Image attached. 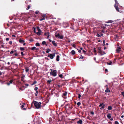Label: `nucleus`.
Instances as JSON below:
<instances>
[{"label":"nucleus","mask_w":124,"mask_h":124,"mask_svg":"<svg viewBox=\"0 0 124 124\" xmlns=\"http://www.w3.org/2000/svg\"><path fill=\"white\" fill-rule=\"evenodd\" d=\"M33 103L36 108L38 109L40 107L41 103L40 102H38L35 101H33Z\"/></svg>","instance_id":"nucleus-1"},{"label":"nucleus","mask_w":124,"mask_h":124,"mask_svg":"<svg viewBox=\"0 0 124 124\" xmlns=\"http://www.w3.org/2000/svg\"><path fill=\"white\" fill-rule=\"evenodd\" d=\"M57 71L56 70H54L53 71H51L50 72V74L54 77H55L56 75Z\"/></svg>","instance_id":"nucleus-2"},{"label":"nucleus","mask_w":124,"mask_h":124,"mask_svg":"<svg viewBox=\"0 0 124 124\" xmlns=\"http://www.w3.org/2000/svg\"><path fill=\"white\" fill-rule=\"evenodd\" d=\"M55 53H54L53 54H51L48 55L47 56L49 57L51 59H52L54 58V57L55 56Z\"/></svg>","instance_id":"nucleus-3"},{"label":"nucleus","mask_w":124,"mask_h":124,"mask_svg":"<svg viewBox=\"0 0 124 124\" xmlns=\"http://www.w3.org/2000/svg\"><path fill=\"white\" fill-rule=\"evenodd\" d=\"M105 105L103 103H100V104L99 105V107H101V108H100L101 109H104L105 108Z\"/></svg>","instance_id":"nucleus-4"},{"label":"nucleus","mask_w":124,"mask_h":124,"mask_svg":"<svg viewBox=\"0 0 124 124\" xmlns=\"http://www.w3.org/2000/svg\"><path fill=\"white\" fill-rule=\"evenodd\" d=\"M18 87L20 90L22 91L25 88H26L27 87H24V86H18Z\"/></svg>","instance_id":"nucleus-5"},{"label":"nucleus","mask_w":124,"mask_h":124,"mask_svg":"<svg viewBox=\"0 0 124 124\" xmlns=\"http://www.w3.org/2000/svg\"><path fill=\"white\" fill-rule=\"evenodd\" d=\"M121 48L120 47H117L116 49V52L119 53L120 51H121Z\"/></svg>","instance_id":"nucleus-6"},{"label":"nucleus","mask_w":124,"mask_h":124,"mask_svg":"<svg viewBox=\"0 0 124 124\" xmlns=\"http://www.w3.org/2000/svg\"><path fill=\"white\" fill-rule=\"evenodd\" d=\"M98 52L99 53H100L101 55L105 54V53L104 52L102 51L101 50L98 51Z\"/></svg>","instance_id":"nucleus-7"},{"label":"nucleus","mask_w":124,"mask_h":124,"mask_svg":"<svg viewBox=\"0 0 124 124\" xmlns=\"http://www.w3.org/2000/svg\"><path fill=\"white\" fill-rule=\"evenodd\" d=\"M19 41L20 43L21 44H23L25 42L24 40L22 39H19Z\"/></svg>","instance_id":"nucleus-8"},{"label":"nucleus","mask_w":124,"mask_h":124,"mask_svg":"<svg viewBox=\"0 0 124 124\" xmlns=\"http://www.w3.org/2000/svg\"><path fill=\"white\" fill-rule=\"evenodd\" d=\"M118 6H116V5H114V7L115 8L116 10L118 12H120V11H119V8L118 7Z\"/></svg>","instance_id":"nucleus-9"},{"label":"nucleus","mask_w":124,"mask_h":124,"mask_svg":"<svg viewBox=\"0 0 124 124\" xmlns=\"http://www.w3.org/2000/svg\"><path fill=\"white\" fill-rule=\"evenodd\" d=\"M52 44L55 46H57L56 43H55V41H52Z\"/></svg>","instance_id":"nucleus-10"},{"label":"nucleus","mask_w":124,"mask_h":124,"mask_svg":"<svg viewBox=\"0 0 124 124\" xmlns=\"http://www.w3.org/2000/svg\"><path fill=\"white\" fill-rule=\"evenodd\" d=\"M83 121L82 120L80 119L77 122V123L78 124H82Z\"/></svg>","instance_id":"nucleus-11"},{"label":"nucleus","mask_w":124,"mask_h":124,"mask_svg":"<svg viewBox=\"0 0 124 124\" xmlns=\"http://www.w3.org/2000/svg\"><path fill=\"white\" fill-rule=\"evenodd\" d=\"M13 80H10L9 82L8 83H7V84L8 85H9L10 84L12 83L13 82Z\"/></svg>","instance_id":"nucleus-12"},{"label":"nucleus","mask_w":124,"mask_h":124,"mask_svg":"<svg viewBox=\"0 0 124 124\" xmlns=\"http://www.w3.org/2000/svg\"><path fill=\"white\" fill-rule=\"evenodd\" d=\"M108 118L110 119L111 118V115L110 114H108L107 116Z\"/></svg>","instance_id":"nucleus-13"},{"label":"nucleus","mask_w":124,"mask_h":124,"mask_svg":"<svg viewBox=\"0 0 124 124\" xmlns=\"http://www.w3.org/2000/svg\"><path fill=\"white\" fill-rule=\"evenodd\" d=\"M105 92L106 93L110 92V91L109 90L108 87H107L106 88V89L105 90Z\"/></svg>","instance_id":"nucleus-14"},{"label":"nucleus","mask_w":124,"mask_h":124,"mask_svg":"<svg viewBox=\"0 0 124 124\" xmlns=\"http://www.w3.org/2000/svg\"><path fill=\"white\" fill-rule=\"evenodd\" d=\"M60 56L59 55H58L56 56V60L57 61H58L59 60Z\"/></svg>","instance_id":"nucleus-15"},{"label":"nucleus","mask_w":124,"mask_h":124,"mask_svg":"<svg viewBox=\"0 0 124 124\" xmlns=\"http://www.w3.org/2000/svg\"><path fill=\"white\" fill-rule=\"evenodd\" d=\"M44 34L46 36L49 35V33L48 32H45Z\"/></svg>","instance_id":"nucleus-16"},{"label":"nucleus","mask_w":124,"mask_h":124,"mask_svg":"<svg viewBox=\"0 0 124 124\" xmlns=\"http://www.w3.org/2000/svg\"><path fill=\"white\" fill-rule=\"evenodd\" d=\"M112 107L111 106H108V110H110L112 109Z\"/></svg>","instance_id":"nucleus-17"},{"label":"nucleus","mask_w":124,"mask_h":124,"mask_svg":"<svg viewBox=\"0 0 124 124\" xmlns=\"http://www.w3.org/2000/svg\"><path fill=\"white\" fill-rule=\"evenodd\" d=\"M115 5H116V6H119V4L118 3V2L116 0H115Z\"/></svg>","instance_id":"nucleus-18"},{"label":"nucleus","mask_w":124,"mask_h":124,"mask_svg":"<svg viewBox=\"0 0 124 124\" xmlns=\"http://www.w3.org/2000/svg\"><path fill=\"white\" fill-rule=\"evenodd\" d=\"M37 30L38 32H41V30L39 29V27H37Z\"/></svg>","instance_id":"nucleus-19"},{"label":"nucleus","mask_w":124,"mask_h":124,"mask_svg":"<svg viewBox=\"0 0 124 124\" xmlns=\"http://www.w3.org/2000/svg\"><path fill=\"white\" fill-rule=\"evenodd\" d=\"M71 53L72 55H74L75 54V51L74 50H72L71 51Z\"/></svg>","instance_id":"nucleus-20"},{"label":"nucleus","mask_w":124,"mask_h":124,"mask_svg":"<svg viewBox=\"0 0 124 124\" xmlns=\"http://www.w3.org/2000/svg\"><path fill=\"white\" fill-rule=\"evenodd\" d=\"M112 62L111 61H110L109 62H107V64L108 65H112Z\"/></svg>","instance_id":"nucleus-21"},{"label":"nucleus","mask_w":124,"mask_h":124,"mask_svg":"<svg viewBox=\"0 0 124 124\" xmlns=\"http://www.w3.org/2000/svg\"><path fill=\"white\" fill-rule=\"evenodd\" d=\"M37 83V81H34L31 84V85H34Z\"/></svg>","instance_id":"nucleus-22"},{"label":"nucleus","mask_w":124,"mask_h":124,"mask_svg":"<svg viewBox=\"0 0 124 124\" xmlns=\"http://www.w3.org/2000/svg\"><path fill=\"white\" fill-rule=\"evenodd\" d=\"M52 80H48L47 81V82L48 84H50L51 83V82H52Z\"/></svg>","instance_id":"nucleus-23"},{"label":"nucleus","mask_w":124,"mask_h":124,"mask_svg":"<svg viewBox=\"0 0 124 124\" xmlns=\"http://www.w3.org/2000/svg\"><path fill=\"white\" fill-rule=\"evenodd\" d=\"M24 104H25V103H23V105L22 106H21V108H23V110H25V109H26V108H24Z\"/></svg>","instance_id":"nucleus-24"},{"label":"nucleus","mask_w":124,"mask_h":124,"mask_svg":"<svg viewBox=\"0 0 124 124\" xmlns=\"http://www.w3.org/2000/svg\"><path fill=\"white\" fill-rule=\"evenodd\" d=\"M25 70L26 72H27L29 71V69L28 67H27L25 68Z\"/></svg>","instance_id":"nucleus-25"},{"label":"nucleus","mask_w":124,"mask_h":124,"mask_svg":"<svg viewBox=\"0 0 124 124\" xmlns=\"http://www.w3.org/2000/svg\"><path fill=\"white\" fill-rule=\"evenodd\" d=\"M41 32H36V34L38 36H39L41 35Z\"/></svg>","instance_id":"nucleus-26"},{"label":"nucleus","mask_w":124,"mask_h":124,"mask_svg":"<svg viewBox=\"0 0 124 124\" xmlns=\"http://www.w3.org/2000/svg\"><path fill=\"white\" fill-rule=\"evenodd\" d=\"M60 35V34L59 33H58L55 36L56 37H58L59 38Z\"/></svg>","instance_id":"nucleus-27"},{"label":"nucleus","mask_w":124,"mask_h":124,"mask_svg":"<svg viewBox=\"0 0 124 124\" xmlns=\"http://www.w3.org/2000/svg\"><path fill=\"white\" fill-rule=\"evenodd\" d=\"M113 22V21H112V20H110L108 21L106 23H112V22Z\"/></svg>","instance_id":"nucleus-28"},{"label":"nucleus","mask_w":124,"mask_h":124,"mask_svg":"<svg viewBox=\"0 0 124 124\" xmlns=\"http://www.w3.org/2000/svg\"><path fill=\"white\" fill-rule=\"evenodd\" d=\"M63 37V35H60L59 38L60 39H62Z\"/></svg>","instance_id":"nucleus-29"},{"label":"nucleus","mask_w":124,"mask_h":124,"mask_svg":"<svg viewBox=\"0 0 124 124\" xmlns=\"http://www.w3.org/2000/svg\"><path fill=\"white\" fill-rule=\"evenodd\" d=\"M20 49L22 51H23L24 50V48L23 47H20Z\"/></svg>","instance_id":"nucleus-30"},{"label":"nucleus","mask_w":124,"mask_h":124,"mask_svg":"<svg viewBox=\"0 0 124 124\" xmlns=\"http://www.w3.org/2000/svg\"><path fill=\"white\" fill-rule=\"evenodd\" d=\"M103 43L102 44V45L104 46H105V40H103Z\"/></svg>","instance_id":"nucleus-31"},{"label":"nucleus","mask_w":124,"mask_h":124,"mask_svg":"<svg viewBox=\"0 0 124 124\" xmlns=\"http://www.w3.org/2000/svg\"><path fill=\"white\" fill-rule=\"evenodd\" d=\"M67 92H65V93H63V95L64 96H65L67 94Z\"/></svg>","instance_id":"nucleus-32"},{"label":"nucleus","mask_w":124,"mask_h":124,"mask_svg":"<svg viewBox=\"0 0 124 124\" xmlns=\"http://www.w3.org/2000/svg\"><path fill=\"white\" fill-rule=\"evenodd\" d=\"M35 45L36 46H40V45L39 43H36Z\"/></svg>","instance_id":"nucleus-33"},{"label":"nucleus","mask_w":124,"mask_h":124,"mask_svg":"<svg viewBox=\"0 0 124 124\" xmlns=\"http://www.w3.org/2000/svg\"><path fill=\"white\" fill-rule=\"evenodd\" d=\"M51 51V50L49 49H48V50H46V52L47 53H49V52Z\"/></svg>","instance_id":"nucleus-34"},{"label":"nucleus","mask_w":124,"mask_h":124,"mask_svg":"<svg viewBox=\"0 0 124 124\" xmlns=\"http://www.w3.org/2000/svg\"><path fill=\"white\" fill-rule=\"evenodd\" d=\"M30 5H28V7L26 8V10H28L30 8Z\"/></svg>","instance_id":"nucleus-35"},{"label":"nucleus","mask_w":124,"mask_h":124,"mask_svg":"<svg viewBox=\"0 0 124 124\" xmlns=\"http://www.w3.org/2000/svg\"><path fill=\"white\" fill-rule=\"evenodd\" d=\"M1 47H2V48H4L5 47H4V46L3 45V44H1L0 46V48H1Z\"/></svg>","instance_id":"nucleus-36"},{"label":"nucleus","mask_w":124,"mask_h":124,"mask_svg":"<svg viewBox=\"0 0 124 124\" xmlns=\"http://www.w3.org/2000/svg\"><path fill=\"white\" fill-rule=\"evenodd\" d=\"M46 43V42L45 41H43L42 42V44L43 45H44Z\"/></svg>","instance_id":"nucleus-37"},{"label":"nucleus","mask_w":124,"mask_h":124,"mask_svg":"<svg viewBox=\"0 0 124 124\" xmlns=\"http://www.w3.org/2000/svg\"><path fill=\"white\" fill-rule=\"evenodd\" d=\"M35 48H36L35 47H32L31 48V49L32 50H35Z\"/></svg>","instance_id":"nucleus-38"},{"label":"nucleus","mask_w":124,"mask_h":124,"mask_svg":"<svg viewBox=\"0 0 124 124\" xmlns=\"http://www.w3.org/2000/svg\"><path fill=\"white\" fill-rule=\"evenodd\" d=\"M38 93V91H37L36 92V93H35V95L36 96H37V94Z\"/></svg>","instance_id":"nucleus-39"},{"label":"nucleus","mask_w":124,"mask_h":124,"mask_svg":"<svg viewBox=\"0 0 124 124\" xmlns=\"http://www.w3.org/2000/svg\"><path fill=\"white\" fill-rule=\"evenodd\" d=\"M45 19V18H41L40 19V20L41 21H42L43 20H44Z\"/></svg>","instance_id":"nucleus-40"},{"label":"nucleus","mask_w":124,"mask_h":124,"mask_svg":"<svg viewBox=\"0 0 124 124\" xmlns=\"http://www.w3.org/2000/svg\"><path fill=\"white\" fill-rule=\"evenodd\" d=\"M77 105L78 106H79L81 105V103L80 102H78L77 103Z\"/></svg>","instance_id":"nucleus-41"},{"label":"nucleus","mask_w":124,"mask_h":124,"mask_svg":"<svg viewBox=\"0 0 124 124\" xmlns=\"http://www.w3.org/2000/svg\"><path fill=\"white\" fill-rule=\"evenodd\" d=\"M42 17H43V18H45V17L46 16V14H45L43 15H42Z\"/></svg>","instance_id":"nucleus-42"},{"label":"nucleus","mask_w":124,"mask_h":124,"mask_svg":"<svg viewBox=\"0 0 124 124\" xmlns=\"http://www.w3.org/2000/svg\"><path fill=\"white\" fill-rule=\"evenodd\" d=\"M72 46H73V47H74V48L76 47V46L75 45V44L74 43H73L72 45Z\"/></svg>","instance_id":"nucleus-43"},{"label":"nucleus","mask_w":124,"mask_h":124,"mask_svg":"<svg viewBox=\"0 0 124 124\" xmlns=\"http://www.w3.org/2000/svg\"><path fill=\"white\" fill-rule=\"evenodd\" d=\"M93 52L94 53H96V50L95 48H94L93 49Z\"/></svg>","instance_id":"nucleus-44"},{"label":"nucleus","mask_w":124,"mask_h":124,"mask_svg":"<svg viewBox=\"0 0 124 124\" xmlns=\"http://www.w3.org/2000/svg\"><path fill=\"white\" fill-rule=\"evenodd\" d=\"M81 97V95L80 94H78V98L79 99H80Z\"/></svg>","instance_id":"nucleus-45"},{"label":"nucleus","mask_w":124,"mask_h":124,"mask_svg":"<svg viewBox=\"0 0 124 124\" xmlns=\"http://www.w3.org/2000/svg\"><path fill=\"white\" fill-rule=\"evenodd\" d=\"M14 52V51H13L12 50L11 51V52H10V54H12Z\"/></svg>","instance_id":"nucleus-46"},{"label":"nucleus","mask_w":124,"mask_h":124,"mask_svg":"<svg viewBox=\"0 0 124 124\" xmlns=\"http://www.w3.org/2000/svg\"><path fill=\"white\" fill-rule=\"evenodd\" d=\"M25 75L24 74H23L22 75V76L21 77L22 78H24L25 77Z\"/></svg>","instance_id":"nucleus-47"},{"label":"nucleus","mask_w":124,"mask_h":124,"mask_svg":"<svg viewBox=\"0 0 124 124\" xmlns=\"http://www.w3.org/2000/svg\"><path fill=\"white\" fill-rule=\"evenodd\" d=\"M115 122V124H119L118 122L117 121H116Z\"/></svg>","instance_id":"nucleus-48"},{"label":"nucleus","mask_w":124,"mask_h":124,"mask_svg":"<svg viewBox=\"0 0 124 124\" xmlns=\"http://www.w3.org/2000/svg\"><path fill=\"white\" fill-rule=\"evenodd\" d=\"M62 76L63 75L62 74H60L59 75V77L61 78H62Z\"/></svg>","instance_id":"nucleus-49"},{"label":"nucleus","mask_w":124,"mask_h":124,"mask_svg":"<svg viewBox=\"0 0 124 124\" xmlns=\"http://www.w3.org/2000/svg\"><path fill=\"white\" fill-rule=\"evenodd\" d=\"M121 94L123 95V97H124V92H121Z\"/></svg>","instance_id":"nucleus-50"},{"label":"nucleus","mask_w":124,"mask_h":124,"mask_svg":"<svg viewBox=\"0 0 124 124\" xmlns=\"http://www.w3.org/2000/svg\"><path fill=\"white\" fill-rule=\"evenodd\" d=\"M96 36L99 37H101V36H100V35L99 34H97L96 35Z\"/></svg>","instance_id":"nucleus-51"},{"label":"nucleus","mask_w":124,"mask_h":124,"mask_svg":"<svg viewBox=\"0 0 124 124\" xmlns=\"http://www.w3.org/2000/svg\"><path fill=\"white\" fill-rule=\"evenodd\" d=\"M21 55L22 56H23L24 55V54H23V53L22 52H21Z\"/></svg>","instance_id":"nucleus-52"},{"label":"nucleus","mask_w":124,"mask_h":124,"mask_svg":"<svg viewBox=\"0 0 124 124\" xmlns=\"http://www.w3.org/2000/svg\"><path fill=\"white\" fill-rule=\"evenodd\" d=\"M14 54L16 56H17L18 55V54L17 53H15Z\"/></svg>","instance_id":"nucleus-53"},{"label":"nucleus","mask_w":124,"mask_h":124,"mask_svg":"<svg viewBox=\"0 0 124 124\" xmlns=\"http://www.w3.org/2000/svg\"><path fill=\"white\" fill-rule=\"evenodd\" d=\"M38 88L37 87H35L34 88V90L36 91H37V90H38Z\"/></svg>","instance_id":"nucleus-54"},{"label":"nucleus","mask_w":124,"mask_h":124,"mask_svg":"<svg viewBox=\"0 0 124 124\" xmlns=\"http://www.w3.org/2000/svg\"><path fill=\"white\" fill-rule=\"evenodd\" d=\"M84 58L83 56H82V55L80 57V58H79V59H83Z\"/></svg>","instance_id":"nucleus-55"},{"label":"nucleus","mask_w":124,"mask_h":124,"mask_svg":"<svg viewBox=\"0 0 124 124\" xmlns=\"http://www.w3.org/2000/svg\"><path fill=\"white\" fill-rule=\"evenodd\" d=\"M39 12L38 11H36L35 12V13L36 14H38L39 13Z\"/></svg>","instance_id":"nucleus-56"},{"label":"nucleus","mask_w":124,"mask_h":124,"mask_svg":"<svg viewBox=\"0 0 124 124\" xmlns=\"http://www.w3.org/2000/svg\"><path fill=\"white\" fill-rule=\"evenodd\" d=\"M29 41L31 42H32L33 41V40L32 39H31L29 40Z\"/></svg>","instance_id":"nucleus-57"},{"label":"nucleus","mask_w":124,"mask_h":124,"mask_svg":"<svg viewBox=\"0 0 124 124\" xmlns=\"http://www.w3.org/2000/svg\"><path fill=\"white\" fill-rule=\"evenodd\" d=\"M98 50H99L98 51H100L101 50V47H98Z\"/></svg>","instance_id":"nucleus-58"},{"label":"nucleus","mask_w":124,"mask_h":124,"mask_svg":"<svg viewBox=\"0 0 124 124\" xmlns=\"http://www.w3.org/2000/svg\"><path fill=\"white\" fill-rule=\"evenodd\" d=\"M12 41H10L9 42V44L10 45L11 44H12Z\"/></svg>","instance_id":"nucleus-59"},{"label":"nucleus","mask_w":124,"mask_h":124,"mask_svg":"<svg viewBox=\"0 0 124 124\" xmlns=\"http://www.w3.org/2000/svg\"><path fill=\"white\" fill-rule=\"evenodd\" d=\"M91 114L93 115L94 114V113L93 111H92L90 113Z\"/></svg>","instance_id":"nucleus-60"},{"label":"nucleus","mask_w":124,"mask_h":124,"mask_svg":"<svg viewBox=\"0 0 124 124\" xmlns=\"http://www.w3.org/2000/svg\"><path fill=\"white\" fill-rule=\"evenodd\" d=\"M70 105L69 104H68L66 105V106H69V108H70Z\"/></svg>","instance_id":"nucleus-61"},{"label":"nucleus","mask_w":124,"mask_h":124,"mask_svg":"<svg viewBox=\"0 0 124 124\" xmlns=\"http://www.w3.org/2000/svg\"><path fill=\"white\" fill-rule=\"evenodd\" d=\"M9 40V39L8 38H6V41H8Z\"/></svg>","instance_id":"nucleus-62"},{"label":"nucleus","mask_w":124,"mask_h":124,"mask_svg":"<svg viewBox=\"0 0 124 124\" xmlns=\"http://www.w3.org/2000/svg\"><path fill=\"white\" fill-rule=\"evenodd\" d=\"M29 0H26V1H25V3H26V4H27L28 2V1H29Z\"/></svg>","instance_id":"nucleus-63"},{"label":"nucleus","mask_w":124,"mask_h":124,"mask_svg":"<svg viewBox=\"0 0 124 124\" xmlns=\"http://www.w3.org/2000/svg\"><path fill=\"white\" fill-rule=\"evenodd\" d=\"M78 52L79 53H80L81 52V51L80 50H79Z\"/></svg>","instance_id":"nucleus-64"}]
</instances>
